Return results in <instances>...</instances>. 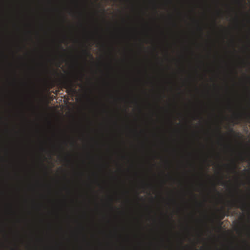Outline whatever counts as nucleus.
<instances>
[{"instance_id": "1", "label": "nucleus", "mask_w": 250, "mask_h": 250, "mask_svg": "<svg viewBox=\"0 0 250 250\" xmlns=\"http://www.w3.org/2000/svg\"><path fill=\"white\" fill-rule=\"evenodd\" d=\"M229 205L240 208L242 210H246L249 208V205L244 199L234 200L231 202H229Z\"/></svg>"}, {"instance_id": "2", "label": "nucleus", "mask_w": 250, "mask_h": 250, "mask_svg": "<svg viewBox=\"0 0 250 250\" xmlns=\"http://www.w3.org/2000/svg\"><path fill=\"white\" fill-rule=\"evenodd\" d=\"M63 86L68 93L74 91V84L72 81L69 80L64 82Z\"/></svg>"}, {"instance_id": "3", "label": "nucleus", "mask_w": 250, "mask_h": 250, "mask_svg": "<svg viewBox=\"0 0 250 250\" xmlns=\"http://www.w3.org/2000/svg\"><path fill=\"white\" fill-rule=\"evenodd\" d=\"M243 116L247 121H250V113H245L244 114H237L236 115L235 117L237 119H240L242 118Z\"/></svg>"}, {"instance_id": "4", "label": "nucleus", "mask_w": 250, "mask_h": 250, "mask_svg": "<svg viewBox=\"0 0 250 250\" xmlns=\"http://www.w3.org/2000/svg\"><path fill=\"white\" fill-rule=\"evenodd\" d=\"M219 184L221 186H225L226 184V182H225L222 179L219 180Z\"/></svg>"}, {"instance_id": "5", "label": "nucleus", "mask_w": 250, "mask_h": 250, "mask_svg": "<svg viewBox=\"0 0 250 250\" xmlns=\"http://www.w3.org/2000/svg\"><path fill=\"white\" fill-rule=\"evenodd\" d=\"M84 53L87 56H89L91 57H92V55H91V54L90 53L89 51H87V50H84Z\"/></svg>"}, {"instance_id": "6", "label": "nucleus", "mask_w": 250, "mask_h": 250, "mask_svg": "<svg viewBox=\"0 0 250 250\" xmlns=\"http://www.w3.org/2000/svg\"><path fill=\"white\" fill-rule=\"evenodd\" d=\"M240 160H241L242 161H245V158L242 156V155H240Z\"/></svg>"}, {"instance_id": "7", "label": "nucleus", "mask_w": 250, "mask_h": 250, "mask_svg": "<svg viewBox=\"0 0 250 250\" xmlns=\"http://www.w3.org/2000/svg\"><path fill=\"white\" fill-rule=\"evenodd\" d=\"M225 213L223 212L222 213V214L221 215V216H220V219L221 220H222L224 219V218L225 217Z\"/></svg>"}, {"instance_id": "8", "label": "nucleus", "mask_w": 250, "mask_h": 250, "mask_svg": "<svg viewBox=\"0 0 250 250\" xmlns=\"http://www.w3.org/2000/svg\"><path fill=\"white\" fill-rule=\"evenodd\" d=\"M230 132H234V131H233V129H232V128H231V129H230Z\"/></svg>"}, {"instance_id": "9", "label": "nucleus", "mask_w": 250, "mask_h": 250, "mask_svg": "<svg viewBox=\"0 0 250 250\" xmlns=\"http://www.w3.org/2000/svg\"><path fill=\"white\" fill-rule=\"evenodd\" d=\"M218 132H219V134H220V132H221V131H220V128H219L218 129Z\"/></svg>"}, {"instance_id": "10", "label": "nucleus", "mask_w": 250, "mask_h": 250, "mask_svg": "<svg viewBox=\"0 0 250 250\" xmlns=\"http://www.w3.org/2000/svg\"><path fill=\"white\" fill-rule=\"evenodd\" d=\"M59 46L61 47V48H62V47L61 45H59Z\"/></svg>"}, {"instance_id": "11", "label": "nucleus", "mask_w": 250, "mask_h": 250, "mask_svg": "<svg viewBox=\"0 0 250 250\" xmlns=\"http://www.w3.org/2000/svg\"><path fill=\"white\" fill-rule=\"evenodd\" d=\"M236 168V167L235 166L234 167V168H233V170H234V169Z\"/></svg>"}, {"instance_id": "12", "label": "nucleus", "mask_w": 250, "mask_h": 250, "mask_svg": "<svg viewBox=\"0 0 250 250\" xmlns=\"http://www.w3.org/2000/svg\"><path fill=\"white\" fill-rule=\"evenodd\" d=\"M214 190H216V188L215 187H214Z\"/></svg>"}]
</instances>
